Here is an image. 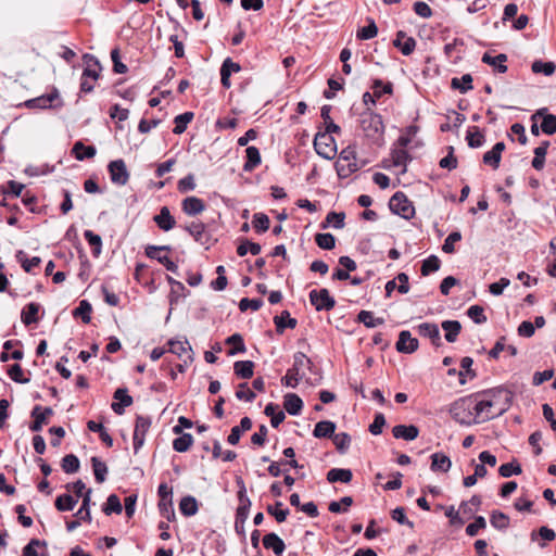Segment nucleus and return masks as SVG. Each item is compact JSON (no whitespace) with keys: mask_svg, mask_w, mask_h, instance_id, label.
I'll return each instance as SVG.
<instances>
[{"mask_svg":"<svg viewBox=\"0 0 556 556\" xmlns=\"http://www.w3.org/2000/svg\"><path fill=\"white\" fill-rule=\"evenodd\" d=\"M392 433L396 439L412 441L418 437L419 430L414 425H397L393 427Z\"/></svg>","mask_w":556,"mask_h":556,"instance_id":"obj_26","label":"nucleus"},{"mask_svg":"<svg viewBox=\"0 0 556 556\" xmlns=\"http://www.w3.org/2000/svg\"><path fill=\"white\" fill-rule=\"evenodd\" d=\"M91 463H92V469H93L96 481L98 483L104 482L106 479V473H108V467H106L105 463L100 460L98 457H92Z\"/></svg>","mask_w":556,"mask_h":556,"instance_id":"obj_52","label":"nucleus"},{"mask_svg":"<svg viewBox=\"0 0 556 556\" xmlns=\"http://www.w3.org/2000/svg\"><path fill=\"white\" fill-rule=\"evenodd\" d=\"M181 207L185 214L195 216L205 210V203L200 198L188 197L182 201Z\"/></svg>","mask_w":556,"mask_h":556,"instance_id":"obj_19","label":"nucleus"},{"mask_svg":"<svg viewBox=\"0 0 556 556\" xmlns=\"http://www.w3.org/2000/svg\"><path fill=\"white\" fill-rule=\"evenodd\" d=\"M132 404V397L128 394L127 389L118 388L115 390L113 395V402L111 408L117 415H123L125 408Z\"/></svg>","mask_w":556,"mask_h":556,"instance_id":"obj_11","label":"nucleus"},{"mask_svg":"<svg viewBox=\"0 0 556 556\" xmlns=\"http://www.w3.org/2000/svg\"><path fill=\"white\" fill-rule=\"evenodd\" d=\"M315 242L323 250H332L336 247V237L330 232L316 233Z\"/></svg>","mask_w":556,"mask_h":556,"instance_id":"obj_51","label":"nucleus"},{"mask_svg":"<svg viewBox=\"0 0 556 556\" xmlns=\"http://www.w3.org/2000/svg\"><path fill=\"white\" fill-rule=\"evenodd\" d=\"M345 214L343 212H329L326 216V219L320 224L323 229H326L331 224L336 229H342L345 225L344 223Z\"/></svg>","mask_w":556,"mask_h":556,"instance_id":"obj_35","label":"nucleus"},{"mask_svg":"<svg viewBox=\"0 0 556 556\" xmlns=\"http://www.w3.org/2000/svg\"><path fill=\"white\" fill-rule=\"evenodd\" d=\"M40 309V304L30 302L24 306L21 312V320L25 326H29L31 324L38 323V313Z\"/></svg>","mask_w":556,"mask_h":556,"instance_id":"obj_22","label":"nucleus"},{"mask_svg":"<svg viewBox=\"0 0 556 556\" xmlns=\"http://www.w3.org/2000/svg\"><path fill=\"white\" fill-rule=\"evenodd\" d=\"M390 211L404 219H410L415 215V207L407 195L402 191H396L389 200Z\"/></svg>","mask_w":556,"mask_h":556,"instance_id":"obj_4","label":"nucleus"},{"mask_svg":"<svg viewBox=\"0 0 556 556\" xmlns=\"http://www.w3.org/2000/svg\"><path fill=\"white\" fill-rule=\"evenodd\" d=\"M27 109H60L64 105L63 100L60 98V92L56 87H53L50 93L42 94L24 102Z\"/></svg>","mask_w":556,"mask_h":556,"instance_id":"obj_5","label":"nucleus"},{"mask_svg":"<svg viewBox=\"0 0 556 556\" xmlns=\"http://www.w3.org/2000/svg\"><path fill=\"white\" fill-rule=\"evenodd\" d=\"M441 327L445 332V340L450 343L455 342L462 331V324L458 320H444Z\"/></svg>","mask_w":556,"mask_h":556,"instance_id":"obj_28","label":"nucleus"},{"mask_svg":"<svg viewBox=\"0 0 556 556\" xmlns=\"http://www.w3.org/2000/svg\"><path fill=\"white\" fill-rule=\"evenodd\" d=\"M481 396V400L464 397L454 402L450 409L452 417H459L464 412L470 416H479L481 413L490 412L491 408H494L492 417H500L510 407L514 393L508 388L501 386L484 391Z\"/></svg>","mask_w":556,"mask_h":556,"instance_id":"obj_1","label":"nucleus"},{"mask_svg":"<svg viewBox=\"0 0 556 556\" xmlns=\"http://www.w3.org/2000/svg\"><path fill=\"white\" fill-rule=\"evenodd\" d=\"M9 377L16 383H28L29 379L24 377L23 368L20 364H13L8 369Z\"/></svg>","mask_w":556,"mask_h":556,"instance_id":"obj_64","label":"nucleus"},{"mask_svg":"<svg viewBox=\"0 0 556 556\" xmlns=\"http://www.w3.org/2000/svg\"><path fill=\"white\" fill-rule=\"evenodd\" d=\"M274 324L276 326V332L282 334L286 328L294 329L298 325V320L291 317L289 311H282L280 315L274 317Z\"/></svg>","mask_w":556,"mask_h":556,"instance_id":"obj_18","label":"nucleus"},{"mask_svg":"<svg viewBox=\"0 0 556 556\" xmlns=\"http://www.w3.org/2000/svg\"><path fill=\"white\" fill-rule=\"evenodd\" d=\"M451 87L459 90L462 93H466L473 88L472 76L470 74H464L460 78L454 77L451 80Z\"/></svg>","mask_w":556,"mask_h":556,"instance_id":"obj_40","label":"nucleus"},{"mask_svg":"<svg viewBox=\"0 0 556 556\" xmlns=\"http://www.w3.org/2000/svg\"><path fill=\"white\" fill-rule=\"evenodd\" d=\"M481 61L484 64L493 66L495 72L501 74L506 73L508 70V67L504 64L507 61V55L505 53H500L495 56H492L490 53L485 52L482 55Z\"/></svg>","mask_w":556,"mask_h":556,"instance_id":"obj_21","label":"nucleus"},{"mask_svg":"<svg viewBox=\"0 0 556 556\" xmlns=\"http://www.w3.org/2000/svg\"><path fill=\"white\" fill-rule=\"evenodd\" d=\"M491 525L498 530H505L509 526V517L498 510H494L490 517Z\"/></svg>","mask_w":556,"mask_h":556,"instance_id":"obj_54","label":"nucleus"},{"mask_svg":"<svg viewBox=\"0 0 556 556\" xmlns=\"http://www.w3.org/2000/svg\"><path fill=\"white\" fill-rule=\"evenodd\" d=\"M263 545L266 549H271L276 555H281L286 549L282 539L274 532L264 535Z\"/></svg>","mask_w":556,"mask_h":556,"instance_id":"obj_23","label":"nucleus"},{"mask_svg":"<svg viewBox=\"0 0 556 556\" xmlns=\"http://www.w3.org/2000/svg\"><path fill=\"white\" fill-rule=\"evenodd\" d=\"M462 240V233L460 231H452L446 239L444 240V243L442 245V251L447 254H452L455 252L454 244Z\"/></svg>","mask_w":556,"mask_h":556,"instance_id":"obj_61","label":"nucleus"},{"mask_svg":"<svg viewBox=\"0 0 556 556\" xmlns=\"http://www.w3.org/2000/svg\"><path fill=\"white\" fill-rule=\"evenodd\" d=\"M37 548H47V542L38 539H31L23 548V556H48L46 553L38 554Z\"/></svg>","mask_w":556,"mask_h":556,"instance_id":"obj_49","label":"nucleus"},{"mask_svg":"<svg viewBox=\"0 0 556 556\" xmlns=\"http://www.w3.org/2000/svg\"><path fill=\"white\" fill-rule=\"evenodd\" d=\"M330 112H331V105L325 104V105L321 106L320 116L324 119L325 125H326L325 131L326 132H330V134H339L341 128H340L339 125H337L331 119Z\"/></svg>","mask_w":556,"mask_h":556,"instance_id":"obj_39","label":"nucleus"},{"mask_svg":"<svg viewBox=\"0 0 556 556\" xmlns=\"http://www.w3.org/2000/svg\"><path fill=\"white\" fill-rule=\"evenodd\" d=\"M452 466L451 459L442 454L434 453L431 455V470L432 471H442L447 472Z\"/></svg>","mask_w":556,"mask_h":556,"instance_id":"obj_31","label":"nucleus"},{"mask_svg":"<svg viewBox=\"0 0 556 556\" xmlns=\"http://www.w3.org/2000/svg\"><path fill=\"white\" fill-rule=\"evenodd\" d=\"M522 472L521 466L517 462H510L501 465L498 473L503 478H509L513 475H520Z\"/></svg>","mask_w":556,"mask_h":556,"instance_id":"obj_60","label":"nucleus"},{"mask_svg":"<svg viewBox=\"0 0 556 556\" xmlns=\"http://www.w3.org/2000/svg\"><path fill=\"white\" fill-rule=\"evenodd\" d=\"M393 166H403L402 174L406 172L407 163L412 161L410 154L405 149H393L391 152Z\"/></svg>","mask_w":556,"mask_h":556,"instance_id":"obj_37","label":"nucleus"},{"mask_svg":"<svg viewBox=\"0 0 556 556\" xmlns=\"http://www.w3.org/2000/svg\"><path fill=\"white\" fill-rule=\"evenodd\" d=\"M253 227L256 232H265L269 229L270 220L264 213H255L252 220Z\"/></svg>","mask_w":556,"mask_h":556,"instance_id":"obj_58","label":"nucleus"},{"mask_svg":"<svg viewBox=\"0 0 556 556\" xmlns=\"http://www.w3.org/2000/svg\"><path fill=\"white\" fill-rule=\"evenodd\" d=\"M91 304L87 300H81L79 305L73 311V316L81 318L84 324H89L91 320Z\"/></svg>","mask_w":556,"mask_h":556,"instance_id":"obj_41","label":"nucleus"},{"mask_svg":"<svg viewBox=\"0 0 556 556\" xmlns=\"http://www.w3.org/2000/svg\"><path fill=\"white\" fill-rule=\"evenodd\" d=\"M83 61L86 64V67L83 71L81 78H91L97 80L100 76L99 71L101 70V64L98 58H96L93 54L85 53L83 55Z\"/></svg>","mask_w":556,"mask_h":556,"instance_id":"obj_13","label":"nucleus"},{"mask_svg":"<svg viewBox=\"0 0 556 556\" xmlns=\"http://www.w3.org/2000/svg\"><path fill=\"white\" fill-rule=\"evenodd\" d=\"M151 427V419H137L134 430V448L137 452L144 442L146 432Z\"/></svg>","mask_w":556,"mask_h":556,"instance_id":"obj_17","label":"nucleus"},{"mask_svg":"<svg viewBox=\"0 0 556 556\" xmlns=\"http://www.w3.org/2000/svg\"><path fill=\"white\" fill-rule=\"evenodd\" d=\"M192 444V435L182 433L173 441V447L176 452L182 453L189 450Z\"/></svg>","mask_w":556,"mask_h":556,"instance_id":"obj_59","label":"nucleus"},{"mask_svg":"<svg viewBox=\"0 0 556 556\" xmlns=\"http://www.w3.org/2000/svg\"><path fill=\"white\" fill-rule=\"evenodd\" d=\"M549 144L551 143L548 140H544L541 142V144L539 147H536L534 149V151H533L534 157L531 162V165L534 169L542 170L544 168L545 156H546L547 149H548Z\"/></svg>","mask_w":556,"mask_h":556,"instance_id":"obj_27","label":"nucleus"},{"mask_svg":"<svg viewBox=\"0 0 556 556\" xmlns=\"http://www.w3.org/2000/svg\"><path fill=\"white\" fill-rule=\"evenodd\" d=\"M368 24L362 28H359L356 33V37L359 40H369L377 36L378 27L374 21V18H367Z\"/></svg>","mask_w":556,"mask_h":556,"instance_id":"obj_43","label":"nucleus"},{"mask_svg":"<svg viewBox=\"0 0 556 556\" xmlns=\"http://www.w3.org/2000/svg\"><path fill=\"white\" fill-rule=\"evenodd\" d=\"M194 114L192 112H185L182 114L177 115L174 118L175 127L173 129V132L175 135L182 134L186 129L188 124L193 119Z\"/></svg>","mask_w":556,"mask_h":556,"instance_id":"obj_42","label":"nucleus"},{"mask_svg":"<svg viewBox=\"0 0 556 556\" xmlns=\"http://www.w3.org/2000/svg\"><path fill=\"white\" fill-rule=\"evenodd\" d=\"M72 153L78 161H84L86 159H92L97 149L94 146H86L83 141H76L72 148Z\"/></svg>","mask_w":556,"mask_h":556,"instance_id":"obj_24","label":"nucleus"},{"mask_svg":"<svg viewBox=\"0 0 556 556\" xmlns=\"http://www.w3.org/2000/svg\"><path fill=\"white\" fill-rule=\"evenodd\" d=\"M371 88L374 89V96L379 99L382 94H392L393 92V84L388 81L383 84L381 79H375L372 81Z\"/></svg>","mask_w":556,"mask_h":556,"instance_id":"obj_56","label":"nucleus"},{"mask_svg":"<svg viewBox=\"0 0 556 556\" xmlns=\"http://www.w3.org/2000/svg\"><path fill=\"white\" fill-rule=\"evenodd\" d=\"M179 508L182 515L185 516H193L198 511V503L197 500L192 496L182 497L179 503Z\"/></svg>","mask_w":556,"mask_h":556,"instance_id":"obj_50","label":"nucleus"},{"mask_svg":"<svg viewBox=\"0 0 556 556\" xmlns=\"http://www.w3.org/2000/svg\"><path fill=\"white\" fill-rule=\"evenodd\" d=\"M337 174L340 178H348L353 173L357 172L359 169V166L356 162H344V161H337L334 164Z\"/></svg>","mask_w":556,"mask_h":556,"instance_id":"obj_38","label":"nucleus"},{"mask_svg":"<svg viewBox=\"0 0 556 556\" xmlns=\"http://www.w3.org/2000/svg\"><path fill=\"white\" fill-rule=\"evenodd\" d=\"M393 46L407 56L414 52L416 48V40L413 37H407L403 30H399L395 39L393 40Z\"/></svg>","mask_w":556,"mask_h":556,"instance_id":"obj_15","label":"nucleus"},{"mask_svg":"<svg viewBox=\"0 0 556 556\" xmlns=\"http://www.w3.org/2000/svg\"><path fill=\"white\" fill-rule=\"evenodd\" d=\"M313 362L303 353L295 352L293 355V364L287 370L286 376L281 379L282 384L290 388H295L304 374L301 371L303 367L311 369Z\"/></svg>","mask_w":556,"mask_h":556,"instance_id":"obj_3","label":"nucleus"},{"mask_svg":"<svg viewBox=\"0 0 556 556\" xmlns=\"http://www.w3.org/2000/svg\"><path fill=\"white\" fill-rule=\"evenodd\" d=\"M419 342L416 338L412 337L408 330H402L399 333V340L395 344V349L400 353L412 354L418 350Z\"/></svg>","mask_w":556,"mask_h":556,"instance_id":"obj_10","label":"nucleus"},{"mask_svg":"<svg viewBox=\"0 0 556 556\" xmlns=\"http://www.w3.org/2000/svg\"><path fill=\"white\" fill-rule=\"evenodd\" d=\"M547 108L539 109L532 116L531 119L534 121L536 116L542 117L541 130L548 136H552L556 132V115L547 113Z\"/></svg>","mask_w":556,"mask_h":556,"instance_id":"obj_12","label":"nucleus"},{"mask_svg":"<svg viewBox=\"0 0 556 556\" xmlns=\"http://www.w3.org/2000/svg\"><path fill=\"white\" fill-rule=\"evenodd\" d=\"M84 237L92 248V255L98 257L102 251V239L99 235L94 233L92 230H85Z\"/></svg>","mask_w":556,"mask_h":556,"instance_id":"obj_46","label":"nucleus"},{"mask_svg":"<svg viewBox=\"0 0 556 556\" xmlns=\"http://www.w3.org/2000/svg\"><path fill=\"white\" fill-rule=\"evenodd\" d=\"M417 331L421 337L429 338L434 346L439 348L442 345L440 330L437 324L422 323L417 326Z\"/></svg>","mask_w":556,"mask_h":556,"instance_id":"obj_14","label":"nucleus"},{"mask_svg":"<svg viewBox=\"0 0 556 556\" xmlns=\"http://www.w3.org/2000/svg\"><path fill=\"white\" fill-rule=\"evenodd\" d=\"M186 230L193 237V239L205 245V249H210L212 245V237L206 232V226L202 222H192L189 226L186 227Z\"/></svg>","mask_w":556,"mask_h":556,"instance_id":"obj_9","label":"nucleus"},{"mask_svg":"<svg viewBox=\"0 0 556 556\" xmlns=\"http://www.w3.org/2000/svg\"><path fill=\"white\" fill-rule=\"evenodd\" d=\"M111 181L114 185L125 186L129 180V173L127 170L124 160L118 159L111 161L108 165Z\"/></svg>","mask_w":556,"mask_h":556,"instance_id":"obj_8","label":"nucleus"},{"mask_svg":"<svg viewBox=\"0 0 556 556\" xmlns=\"http://www.w3.org/2000/svg\"><path fill=\"white\" fill-rule=\"evenodd\" d=\"M226 344L231 345L228 350V355L232 356L238 353H244L247 351L243 338L240 333H233L226 339Z\"/></svg>","mask_w":556,"mask_h":556,"instance_id":"obj_36","label":"nucleus"},{"mask_svg":"<svg viewBox=\"0 0 556 556\" xmlns=\"http://www.w3.org/2000/svg\"><path fill=\"white\" fill-rule=\"evenodd\" d=\"M316 153L325 160H332L337 154V143L330 132L318 131L314 138Z\"/></svg>","mask_w":556,"mask_h":556,"instance_id":"obj_6","label":"nucleus"},{"mask_svg":"<svg viewBox=\"0 0 556 556\" xmlns=\"http://www.w3.org/2000/svg\"><path fill=\"white\" fill-rule=\"evenodd\" d=\"M235 375L241 379H250L253 376L254 363L252 361H237L233 364Z\"/></svg>","mask_w":556,"mask_h":556,"instance_id":"obj_32","label":"nucleus"},{"mask_svg":"<svg viewBox=\"0 0 556 556\" xmlns=\"http://www.w3.org/2000/svg\"><path fill=\"white\" fill-rule=\"evenodd\" d=\"M467 315L475 324L481 325L486 321V316L484 315V309L480 305H471L467 309Z\"/></svg>","mask_w":556,"mask_h":556,"instance_id":"obj_62","label":"nucleus"},{"mask_svg":"<svg viewBox=\"0 0 556 556\" xmlns=\"http://www.w3.org/2000/svg\"><path fill=\"white\" fill-rule=\"evenodd\" d=\"M262 162L260 150L250 146L245 149V163L243 164L244 172H252Z\"/></svg>","mask_w":556,"mask_h":556,"instance_id":"obj_25","label":"nucleus"},{"mask_svg":"<svg viewBox=\"0 0 556 556\" xmlns=\"http://www.w3.org/2000/svg\"><path fill=\"white\" fill-rule=\"evenodd\" d=\"M309 302L315 307L317 312H329L334 308L337 302L333 296L330 295V292L326 288H321L319 290H312L308 293Z\"/></svg>","mask_w":556,"mask_h":556,"instance_id":"obj_7","label":"nucleus"},{"mask_svg":"<svg viewBox=\"0 0 556 556\" xmlns=\"http://www.w3.org/2000/svg\"><path fill=\"white\" fill-rule=\"evenodd\" d=\"M78 500L70 494H62L55 500V508L60 511H71L74 509Z\"/></svg>","mask_w":556,"mask_h":556,"instance_id":"obj_44","label":"nucleus"},{"mask_svg":"<svg viewBox=\"0 0 556 556\" xmlns=\"http://www.w3.org/2000/svg\"><path fill=\"white\" fill-rule=\"evenodd\" d=\"M123 510V506L121 504L119 497L116 494L109 495L106 503L103 506V513L105 515H111L112 513L121 514Z\"/></svg>","mask_w":556,"mask_h":556,"instance_id":"obj_55","label":"nucleus"},{"mask_svg":"<svg viewBox=\"0 0 556 556\" xmlns=\"http://www.w3.org/2000/svg\"><path fill=\"white\" fill-rule=\"evenodd\" d=\"M303 408L302 399L295 393H287L283 396V409L289 415L296 416L301 414Z\"/></svg>","mask_w":556,"mask_h":556,"instance_id":"obj_20","label":"nucleus"},{"mask_svg":"<svg viewBox=\"0 0 556 556\" xmlns=\"http://www.w3.org/2000/svg\"><path fill=\"white\" fill-rule=\"evenodd\" d=\"M281 502H276L275 506L268 505L266 510L269 515L274 516L277 522H283L289 515V509H281Z\"/></svg>","mask_w":556,"mask_h":556,"instance_id":"obj_63","label":"nucleus"},{"mask_svg":"<svg viewBox=\"0 0 556 556\" xmlns=\"http://www.w3.org/2000/svg\"><path fill=\"white\" fill-rule=\"evenodd\" d=\"M353 478V473L350 469L344 468H332L327 472V480L330 483L342 482L349 483Z\"/></svg>","mask_w":556,"mask_h":556,"instance_id":"obj_29","label":"nucleus"},{"mask_svg":"<svg viewBox=\"0 0 556 556\" xmlns=\"http://www.w3.org/2000/svg\"><path fill=\"white\" fill-rule=\"evenodd\" d=\"M441 261L437 255H430L426 260L422 261L421 264V275L428 276L431 273H435L440 269Z\"/></svg>","mask_w":556,"mask_h":556,"instance_id":"obj_47","label":"nucleus"},{"mask_svg":"<svg viewBox=\"0 0 556 556\" xmlns=\"http://www.w3.org/2000/svg\"><path fill=\"white\" fill-rule=\"evenodd\" d=\"M466 140L469 148L477 149L483 146L485 138L479 127L472 126L467 130Z\"/></svg>","mask_w":556,"mask_h":556,"instance_id":"obj_33","label":"nucleus"},{"mask_svg":"<svg viewBox=\"0 0 556 556\" xmlns=\"http://www.w3.org/2000/svg\"><path fill=\"white\" fill-rule=\"evenodd\" d=\"M153 222L163 231H169L176 225V220L172 216L170 211L167 206H162L160 208V213L153 216Z\"/></svg>","mask_w":556,"mask_h":556,"instance_id":"obj_16","label":"nucleus"},{"mask_svg":"<svg viewBox=\"0 0 556 556\" xmlns=\"http://www.w3.org/2000/svg\"><path fill=\"white\" fill-rule=\"evenodd\" d=\"M90 501H91V490H87L86 493L83 495V503L81 507L76 513V517L90 522L91 521V515H90Z\"/></svg>","mask_w":556,"mask_h":556,"instance_id":"obj_48","label":"nucleus"},{"mask_svg":"<svg viewBox=\"0 0 556 556\" xmlns=\"http://www.w3.org/2000/svg\"><path fill=\"white\" fill-rule=\"evenodd\" d=\"M359 125L365 137L374 144L382 147L384 144V131L382 116L371 108H366L359 115Z\"/></svg>","mask_w":556,"mask_h":556,"instance_id":"obj_2","label":"nucleus"},{"mask_svg":"<svg viewBox=\"0 0 556 556\" xmlns=\"http://www.w3.org/2000/svg\"><path fill=\"white\" fill-rule=\"evenodd\" d=\"M15 257L26 273H31L33 269L38 267L41 263V258L39 256L28 258L27 254L23 250H18Z\"/></svg>","mask_w":556,"mask_h":556,"instance_id":"obj_30","label":"nucleus"},{"mask_svg":"<svg viewBox=\"0 0 556 556\" xmlns=\"http://www.w3.org/2000/svg\"><path fill=\"white\" fill-rule=\"evenodd\" d=\"M336 426L333 422L328 420L319 421L314 429V435L316 438H327L334 432Z\"/></svg>","mask_w":556,"mask_h":556,"instance_id":"obj_53","label":"nucleus"},{"mask_svg":"<svg viewBox=\"0 0 556 556\" xmlns=\"http://www.w3.org/2000/svg\"><path fill=\"white\" fill-rule=\"evenodd\" d=\"M531 70L535 74H543L545 76H551L556 71V65L552 61L543 62L541 60H535L532 65Z\"/></svg>","mask_w":556,"mask_h":556,"instance_id":"obj_45","label":"nucleus"},{"mask_svg":"<svg viewBox=\"0 0 556 556\" xmlns=\"http://www.w3.org/2000/svg\"><path fill=\"white\" fill-rule=\"evenodd\" d=\"M356 321L364 324L367 328H375L384 324V319L381 317H374V313L371 311H361L356 316Z\"/></svg>","mask_w":556,"mask_h":556,"instance_id":"obj_34","label":"nucleus"},{"mask_svg":"<svg viewBox=\"0 0 556 556\" xmlns=\"http://www.w3.org/2000/svg\"><path fill=\"white\" fill-rule=\"evenodd\" d=\"M61 467L66 473H74L79 469V459L74 454H67L62 458Z\"/></svg>","mask_w":556,"mask_h":556,"instance_id":"obj_57","label":"nucleus"}]
</instances>
